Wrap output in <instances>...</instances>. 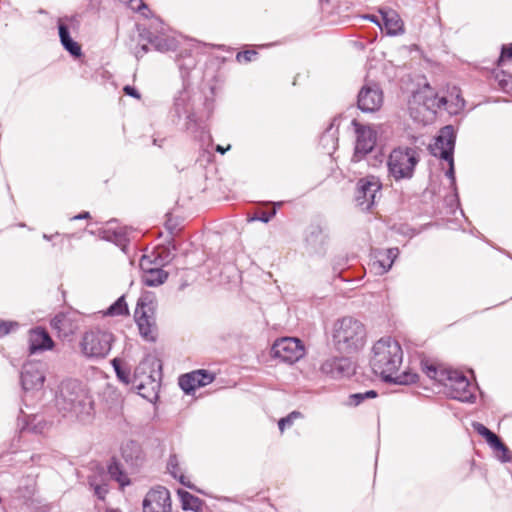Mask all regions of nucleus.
I'll list each match as a JSON object with an SVG mask.
<instances>
[{
  "label": "nucleus",
  "mask_w": 512,
  "mask_h": 512,
  "mask_svg": "<svg viewBox=\"0 0 512 512\" xmlns=\"http://www.w3.org/2000/svg\"><path fill=\"white\" fill-rule=\"evenodd\" d=\"M403 362V350L399 342L381 338L372 347L370 366L386 383L409 385L416 383L418 375L411 371L398 373Z\"/></svg>",
  "instance_id": "f257e3e1"
},
{
  "label": "nucleus",
  "mask_w": 512,
  "mask_h": 512,
  "mask_svg": "<svg viewBox=\"0 0 512 512\" xmlns=\"http://www.w3.org/2000/svg\"><path fill=\"white\" fill-rule=\"evenodd\" d=\"M331 341L339 354H357L366 345V327L360 320L352 316H344L333 323Z\"/></svg>",
  "instance_id": "f03ea898"
},
{
  "label": "nucleus",
  "mask_w": 512,
  "mask_h": 512,
  "mask_svg": "<svg viewBox=\"0 0 512 512\" xmlns=\"http://www.w3.org/2000/svg\"><path fill=\"white\" fill-rule=\"evenodd\" d=\"M92 400L81 383L74 379H68L61 383L56 396V406L64 414L70 413L76 417L90 414Z\"/></svg>",
  "instance_id": "7ed1b4c3"
},
{
  "label": "nucleus",
  "mask_w": 512,
  "mask_h": 512,
  "mask_svg": "<svg viewBox=\"0 0 512 512\" xmlns=\"http://www.w3.org/2000/svg\"><path fill=\"white\" fill-rule=\"evenodd\" d=\"M156 309L155 293L151 291L142 292L136 304L134 318L141 337L148 342H155L158 335Z\"/></svg>",
  "instance_id": "20e7f679"
},
{
  "label": "nucleus",
  "mask_w": 512,
  "mask_h": 512,
  "mask_svg": "<svg viewBox=\"0 0 512 512\" xmlns=\"http://www.w3.org/2000/svg\"><path fill=\"white\" fill-rule=\"evenodd\" d=\"M420 161L419 150L415 147L399 146L394 148L388 158L389 175L395 181L409 180L414 176L415 168Z\"/></svg>",
  "instance_id": "39448f33"
},
{
  "label": "nucleus",
  "mask_w": 512,
  "mask_h": 512,
  "mask_svg": "<svg viewBox=\"0 0 512 512\" xmlns=\"http://www.w3.org/2000/svg\"><path fill=\"white\" fill-rule=\"evenodd\" d=\"M113 342L114 335L110 331L94 328L83 334L80 349L88 359H104L109 354Z\"/></svg>",
  "instance_id": "423d86ee"
},
{
  "label": "nucleus",
  "mask_w": 512,
  "mask_h": 512,
  "mask_svg": "<svg viewBox=\"0 0 512 512\" xmlns=\"http://www.w3.org/2000/svg\"><path fill=\"white\" fill-rule=\"evenodd\" d=\"M111 364L120 382H122L124 385H132V388L136 389L140 396L146 399H150V394L146 393L147 383L141 378V375L145 376V379L149 384H154L155 380L151 375H145L141 366L136 367L134 373L131 374V368L124 360L120 358H114L111 361Z\"/></svg>",
  "instance_id": "0eeeda50"
},
{
  "label": "nucleus",
  "mask_w": 512,
  "mask_h": 512,
  "mask_svg": "<svg viewBox=\"0 0 512 512\" xmlns=\"http://www.w3.org/2000/svg\"><path fill=\"white\" fill-rule=\"evenodd\" d=\"M382 183L373 175L360 178L356 184L355 202L362 211H370L381 196Z\"/></svg>",
  "instance_id": "6e6552de"
},
{
  "label": "nucleus",
  "mask_w": 512,
  "mask_h": 512,
  "mask_svg": "<svg viewBox=\"0 0 512 512\" xmlns=\"http://www.w3.org/2000/svg\"><path fill=\"white\" fill-rule=\"evenodd\" d=\"M443 375H448L447 378H445L443 385L449 389V395L451 398L466 403L475 402V388L463 373L456 370H450L449 373H442V376Z\"/></svg>",
  "instance_id": "1a4fd4ad"
},
{
  "label": "nucleus",
  "mask_w": 512,
  "mask_h": 512,
  "mask_svg": "<svg viewBox=\"0 0 512 512\" xmlns=\"http://www.w3.org/2000/svg\"><path fill=\"white\" fill-rule=\"evenodd\" d=\"M305 354L304 345L297 338L283 337L275 341L271 348V355L282 362L294 363Z\"/></svg>",
  "instance_id": "9d476101"
},
{
  "label": "nucleus",
  "mask_w": 512,
  "mask_h": 512,
  "mask_svg": "<svg viewBox=\"0 0 512 512\" xmlns=\"http://www.w3.org/2000/svg\"><path fill=\"white\" fill-rule=\"evenodd\" d=\"M352 125L355 127L357 136L352 161L359 162L374 149L377 133L371 127L358 123L356 119L352 120Z\"/></svg>",
  "instance_id": "9b49d317"
},
{
  "label": "nucleus",
  "mask_w": 512,
  "mask_h": 512,
  "mask_svg": "<svg viewBox=\"0 0 512 512\" xmlns=\"http://www.w3.org/2000/svg\"><path fill=\"white\" fill-rule=\"evenodd\" d=\"M320 371L331 379L348 378L355 373V363L351 358L342 354L341 356H332L323 361Z\"/></svg>",
  "instance_id": "f8f14e48"
},
{
  "label": "nucleus",
  "mask_w": 512,
  "mask_h": 512,
  "mask_svg": "<svg viewBox=\"0 0 512 512\" xmlns=\"http://www.w3.org/2000/svg\"><path fill=\"white\" fill-rule=\"evenodd\" d=\"M382 104L383 92L377 84H365L360 89L357 96V105L362 112L371 113L378 111Z\"/></svg>",
  "instance_id": "ddd939ff"
},
{
  "label": "nucleus",
  "mask_w": 512,
  "mask_h": 512,
  "mask_svg": "<svg viewBox=\"0 0 512 512\" xmlns=\"http://www.w3.org/2000/svg\"><path fill=\"white\" fill-rule=\"evenodd\" d=\"M143 512H171L169 490L163 486L151 489L143 500Z\"/></svg>",
  "instance_id": "4468645a"
},
{
  "label": "nucleus",
  "mask_w": 512,
  "mask_h": 512,
  "mask_svg": "<svg viewBox=\"0 0 512 512\" xmlns=\"http://www.w3.org/2000/svg\"><path fill=\"white\" fill-rule=\"evenodd\" d=\"M21 385L24 391L39 390L45 381L44 366L39 362H28L21 371Z\"/></svg>",
  "instance_id": "2eb2a0df"
},
{
  "label": "nucleus",
  "mask_w": 512,
  "mask_h": 512,
  "mask_svg": "<svg viewBox=\"0 0 512 512\" xmlns=\"http://www.w3.org/2000/svg\"><path fill=\"white\" fill-rule=\"evenodd\" d=\"M456 134L452 125L440 129L435 143L431 145V153L441 159L451 158L454 153Z\"/></svg>",
  "instance_id": "dca6fc26"
},
{
  "label": "nucleus",
  "mask_w": 512,
  "mask_h": 512,
  "mask_svg": "<svg viewBox=\"0 0 512 512\" xmlns=\"http://www.w3.org/2000/svg\"><path fill=\"white\" fill-rule=\"evenodd\" d=\"M473 429L482 437L485 438L489 446L496 453V458L502 462L507 463L512 461V454L509 448L502 442L499 436L489 430L485 425L479 422L472 424Z\"/></svg>",
  "instance_id": "f3484780"
},
{
  "label": "nucleus",
  "mask_w": 512,
  "mask_h": 512,
  "mask_svg": "<svg viewBox=\"0 0 512 512\" xmlns=\"http://www.w3.org/2000/svg\"><path fill=\"white\" fill-rule=\"evenodd\" d=\"M191 94L189 89L184 86L173 98V105L170 110V116L173 122H178L183 115H186L188 120L187 129L190 128V123H196V116L190 111Z\"/></svg>",
  "instance_id": "a211bd4d"
},
{
  "label": "nucleus",
  "mask_w": 512,
  "mask_h": 512,
  "mask_svg": "<svg viewBox=\"0 0 512 512\" xmlns=\"http://www.w3.org/2000/svg\"><path fill=\"white\" fill-rule=\"evenodd\" d=\"M214 375L204 369L196 370L179 377V386L186 394H192L197 388L212 383Z\"/></svg>",
  "instance_id": "6ab92c4d"
},
{
  "label": "nucleus",
  "mask_w": 512,
  "mask_h": 512,
  "mask_svg": "<svg viewBox=\"0 0 512 512\" xmlns=\"http://www.w3.org/2000/svg\"><path fill=\"white\" fill-rule=\"evenodd\" d=\"M328 240V233L319 224H312L306 230L305 247L309 253H322Z\"/></svg>",
  "instance_id": "aec40b11"
},
{
  "label": "nucleus",
  "mask_w": 512,
  "mask_h": 512,
  "mask_svg": "<svg viewBox=\"0 0 512 512\" xmlns=\"http://www.w3.org/2000/svg\"><path fill=\"white\" fill-rule=\"evenodd\" d=\"M411 102L421 105L425 110L436 113L438 109L447 104V99L445 97H439L427 86L414 93Z\"/></svg>",
  "instance_id": "412c9836"
},
{
  "label": "nucleus",
  "mask_w": 512,
  "mask_h": 512,
  "mask_svg": "<svg viewBox=\"0 0 512 512\" xmlns=\"http://www.w3.org/2000/svg\"><path fill=\"white\" fill-rule=\"evenodd\" d=\"M51 328L59 337H69L78 329L77 321L70 313H58L50 321Z\"/></svg>",
  "instance_id": "4be33fe9"
},
{
  "label": "nucleus",
  "mask_w": 512,
  "mask_h": 512,
  "mask_svg": "<svg viewBox=\"0 0 512 512\" xmlns=\"http://www.w3.org/2000/svg\"><path fill=\"white\" fill-rule=\"evenodd\" d=\"M28 341L30 354L50 350L54 346V342L49 333L41 327H37L30 331Z\"/></svg>",
  "instance_id": "5701e85b"
},
{
  "label": "nucleus",
  "mask_w": 512,
  "mask_h": 512,
  "mask_svg": "<svg viewBox=\"0 0 512 512\" xmlns=\"http://www.w3.org/2000/svg\"><path fill=\"white\" fill-rule=\"evenodd\" d=\"M380 14L382 18L381 31L390 36H396L404 33V23L395 10H380Z\"/></svg>",
  "instance_id": "b1692460"
},
{
  "label": "nucleus",
  "mask_w": 512,
  "mask_h": 512,
  "mask_svg": "<svg viewBox=\"0 0 512 512\" xmlns=\"http://www.w3.org/2000/svg\"><path fill=\"white\" fill-rule=\"evenodd\" d=\"M121 455L126 464L132 468L139 467L144 462L141 446L133 440L127 441L122 445Z\"/></svg>",
  "instance_id": "393cba45"
},
{
  "label": "nucleus",
  "mask_w": 512,
  "mask_h": 512,
  "mask_svg": "<svg viewBox=\"0 0 512 512\" xmlns=\"http://www.w3.org/2000/svg\"><path fill=\"white\" fill-rule=\"evenodd\" d=\"M146 261L147 257L143 256L140 262L143 269L142 283L148 287H156L163 284L168 278V273L162 268H145Z\"/></svg>",
  "instance_id": "a878e982"
},
{
  "label": "nucleus",
  "mask_w": 512,
  "mask_h": 512,
  "mask_svg": "<svg viewBox=\"0 0 512 512\" xmlns=\"http://www.w3.org/2000/svg\"><path fill=\"white\" fill-rule=\"evenodd\" d=\"M373 255L375 259L374 265H378L380 269L379 273L383 274L391 269L395 259L399 255V249L396 247L388 249H376L373 252Z\"/></svg>",
  "instance_id": "bb28decb"
},
{
  "label": "nucleus",
  "mask_w": 512,
  "mask_h": 512,
  "mask_svg": "<svg viewBox=\"0 0 512 512\" xmlns=\"http://www.w3.org/2000/svg\"><path fill=\"white\" fill-rule=\"evenodd\" d=\"M59 38L62 46L73 57L77 58L82 55L81 46L70 36L69 28L61 20L58 22Z\"/></svg>",
  "instance_id": "cd10ccee"
},
{
  "label": "nucleus",
  "mask_w": 512,
  "mask_h": 512,
  "mask_svg": "<svg viewBox=\"0 0 512 512\" xmlns=\"http://www.w3.org/2000/svg\"><path fill=\"white\" fill-rule=\"evenodd\" d=\"M420 367L423 373L426 374L427 377L430 379L436 380L439 383L443 384L445 382V378H447L448 375H443L442 373H449L450 370L448 369H439L438 366L430 359L428 358H422L420 360Z\"/></svg>",
  "instance_id": "c85d7f7f"
},
{
  "label": "nucleus",
  "mask_w": 512,
  "mask_h": 512,
  "mask_svg": "<svg viewBox=\"0 0 512 512\" xmlns=\"http://www.w3.org/2000/svg\"><path fill=\"white\" fill-rule=\"evenodd\" d=\"M177 494L181 502V507L184 511L200 512L202 510L204 501L199 497L183 489H178Z\"/></svg>",
  "instance_id": "c756f323"
},
{
  "label": "nucleus",
  "mask_w": 512,
  "mask_h": 512,
  "mask_svg": "<svg viewBox=\"0 0 512 512\" xmlns=\"http://www.w3.org/2000/svg\"><path fill=\"white\" fill-rule=\"evenodd\" d=\"M108 473L110 477L117 481L121 487H125L130 485V479L123 470L121 464L116 458H112L108 467H107Z\"/></svg>",
  "instance_id": "7c9ffc66"
},
{
  "label": "nucleus",
  "mask_w": 512,
  "mask_h": 512,
  "mask_svg": "<svg viewBox=\"0 0 512 512\" xmlns=\"http://www.w3.org/2000/svg\"><path fill=\"white\" fill-rule=\"evenodd\" d=\"M159 52L174 51L177 49V41L174 38L156 35L151 44Z\"/></svg>",
  "instance_id": "2f4dec72"
},
{
  "label": "nucleus",
  "mask_w": 512,
  "mask_h": 512,
  "mask_svg": "<svg viewBox=\"0 0 512 512\" xmlns=\"http://www.w3.org/2000/svg\"><path fill=\"white\" fill-rule=\"evenodd\" d=\"M108 316H126L129 315V308L126 303L125 295L120 296L105 312Z\"/></svg>",
  "instance_id": "473e14b6"
},
{
  "label": "nucleus",
  "mask_w": 512,
  "mask_h": 512,
  "mask_svg": "<svg viewBox=\"0 0 512 512\" xmlns=\"http://www.w3.org/2000/svg\"><path fill=\"white\" fill-rule=\"evenodd\" d=\"M377 392L375 390H368L365 392H359L351 394L348 398V405L350 406H358L366 399H373L377 397Z\"/></svg>",
  "instance_id": "72a5a7b5"
},
{
  "label": "nucleus",
  "mask_w": 512,
  "mask_h": 512,
  "mask_svg": "<svg viewBox=\"0 0 512 512\" xmlns=\"http://www.w3.org/2000/svg\"><path fill=\"white\" fill-rule=\"evenodd\" d=\"M88 483H89L90 487L93 488L94 494L97 496V498L100 500H104L106 497V494L108 493L107 484L98 483L96 476H89Z\"/></svg>",
  "instance_id": "f704fd0d"
},
{
  "label": "nucleus",
  "mask_w": 512,
  "mask_h": 512,
  "mask_svg": "<svg viewBox=\"0 0 512 512\" xmlns=\"http://www.w3.org/2000/svg\"><path fill=\"white\" fill-rule=\"evenodd\" d=\"M45 426L46 423L43 422L41 418H39L37 415H32L29 417V420L27 421L24 429L33 433H42Z\"/></svg>",
  "instance_id": "c9c22d12"
},
{
  "label": "nucleus",
  "mask_w": 512,
  "mask_h": 512,
  "mask_svg": "<svg viewBox=\"0 0 512 512\" xmlns=\"http://www.w3.org/2000/svg\"><path fill=\"white\" fill-rule=\"evenodd\" d=\"M103 238L108 241H113L118 245H121L126 241V233L122 229L114 231L104 230Z\"/></svg>",
  "instance_id": "e433bc0d"
},
{
  "label": "nucleus",
  "mask_w": 512,
  "mask_h": 512,
  "mask_svg": "<svg viewBox=\"0 0 512 512\" xmlns=\"http://www.w3.org/2000/svg\"><path fill=\"white\" fill-rule=\"evenodd\" d=\"M19 327V323L16 321H6L0 319V338L16 330Z\"/></svg>",
  "instance_id": "4c0bfd02"
},
{
  "label": "nucleus",
  "mask_w": 512,
  "mask_h": 512,
  "mask_svg": "<svg viewBox=\"0 0 512 512\" xmlns=\"http://www.w3.org/2000/svg\"><path fill=\"white\" fill-rule=\"evenodd\" d=\"M448 162L449 168L446 171L445 175L451 180V187L453 188L455 192V196L457 197V187H456V179H455V169H454V158L453 156L451 158L444 159Z\"/></svg>",
  "instance_id": "58836bf2"
},
{
  "label": "nucleus",
  "mask_w": 512,
  "mask_h": 512,
  "mask_svg": "<svg viewBox=\"0 0 512 512\" xmlns=\"http://www.w3.org/2000/svg\"><path fill=\"white\" fill-rule=\"evenodd\" d=\"M167 469L174 478H177L180 474L179 461L175 454L170 455L167 462Z\"/></svg>",
  "instance_id": "ea45409f"
},
{
  "label": "nucleus",
  "mask_w": 512,
  "mask_h": 512,
  "mask_svg": "<svg viewBox=\"0 0 512 512\" xmlns=\"http://www.w3.org/2000/svg\"><path fill=\"white\" fill-rule=\"evenodd\" d=\"M300 415V412L293 411L288 416L281 418L278 421L280 431L283 432L285 428L290 427L293 424L294 419L298 418Z\"/></svg>",
  "instance_id": "a19ab883"
},
{
  "label": "nucleus",
  "mask_w": 512,
  "mask_h": 512,
  "mask_svg": "<svg viewBox=\"0 0 512 512\" xmlns=\"http://www.w3.org/2000/svg\"><path fill=\"white\" fill-rule=\"evenodd\" d=\"M257 52L255 50H245V51H241V52H238L237 55H236V60L238 62H245V63H248V62H251L252 60L255 59V57L257 56Z\"/></svg>",
  "instance_id": "79ce46f5"
},
{
  "label": "nucleus",
  "mask_w": 512,
  "mask_h": 512,
  "mask_svg": "<svg viewBox=\"0 0 512 512\" xmlns=\"http://www.w3.org/2000/svg\"><path fill=\"white\" fill-rule=\"evenodd\" d=\"M276 215V209L273 208L270 211H261L252 220H258L263 223H268Z\"/></svg>",
  "instance_id": "37998d69"
},
{
  "label": "nucleus",
  "mask_w": 512,
  "mask_h": 512,
  "mask_svg": "<svg viewBox=\"0 0 512 512\" xmlns=\"http://www.w3.org/2000/svg\"><path fill=\"white\" fill-rule=\"evenodd\" d=\"M165 228L168 230L170 235H174L180 230L178 223L170 216L165 222Z\"/></svg>",
  "instance_id": "c03bdc74"
},
{
  "label": "nucleus",
  "mask_w": 512,
  "mask_h": 512,
  "mask_svg": "<svg viewBox=\"0 0 512 512\" xmlns=\"http://www.w3.org/2000/svg\"><path fill=\"white\" fill-rule=\"evenodd\" d=\"M139 37L141 41H145L149 44H152V41L156 37V34H154L148 29H144L142 32H140Z\"/></svg>",
  "instance_id": "a18cd8bd"
},
{
  "label": "nucleus",
  "mask_w": 512,
  "mask_h": 512,
  "mask_svg": "<svg viewBox=\"0 0 512 512\" xmlns=\"http://www.w3.org/2000/svg\"><path fill=\"white\" fill-rule=\"evenodd\" d=\"M123 91H124V93H125L126 95L131 96V97H133V98H135V99H140V98H141L140 93H139V92H138V90H137L135 87H133V86L126 85V86H124Z\"/></svg>",
  "instance_id": "49530a36"
},
{
  "label": "nucleus",
  "mask_w": 512,
  "mask_h": 512,
  "mask_svg": "<svg viewBox=\"0 0 512 512\" xmlns=\"http://www.w3.org/2000/svg\"><path fill=\"white\" fill-rule=\"evenodd\" d=\"M504 59L512 60V44L509 47H502L499 62L503 61Z\"/></svg>",
  "instance_id": "de8ad7c7"
},
{
  "label": "nucleus",
  "mask_w": 512,
  "mask_h": 512,
  "mask_svg": "<svg viewBox=\"0 0 512 512\" xmlns=\"http://www.w3.org/2000/svg\"><path fill=\"white\" fill-rule=\"evenodd\" d=\"M149 51V47L146 43L139 45L135 50V56L137 59L143 57Z\"/></svg>",
  "instance_id": "09e8293b"
},
{
  "label": "nucleus",
  "mask_w": 512,
  "mask_h": 512,
  "mask_svg": "<svg viewBox=\"0 0 512 512\" xmlns=\"http://www.w3.org/2000/svg\"><path fill=\"white\" fill-rule=\"evenodd\" d=\"M176 479H178V480H179V482H180L182 485L186 486L187 488H189V489H193V490H196V491H197V489L195 488V486H194V485H193L189 480H187V479H186V477H185L183 474H181V473H180ZM198 492H201V491H200V490H198Z\"/></svg>",
  "instance_id": "8fccbe9b"
},
{
  "label": "nucleus",
  "mask_w": 512,
  "mask_h": 512,
  "mask_svg": "<svg viewBox=\"0 0 512 512\" xmlns=\"http://www.w3.org/2000/svg\"><path fill=\"white\" fill-rule=\"evenodd\" d=\"M512 81V77H510V80H500V86L504 91H509L512 89V86L510 85V82Z\"/></svg>",
  "instance_id": "3c124183"
},
{
  "label": "nucleus",
  "mask_w": 512,
  "mask_h": 512,
  "mask_svg": "<svg viewBox=\"0 0 512 512\" xmlns=\"http://www.w3.org/2000/svg\"><path fill=\"white\" fill-rule=\"evenodd\" d=\"M162 261H170L172 257H170V251L168 248H163V254L160 255Z\"/></svg>",
  "instance_id": "603ef678"
},
{
  "label": "nucleus",
  "mask_w": 512,
  "mask_h": 512,
  "mask_svg": "<svg viewBox=\"0 0 512 512\" xmlns=\"http://www.w3.org/2000/svg\"><path fill=\"white\" fill-rule=\"evenodd\" d=\"M367 18H368L371 22H373V23L377 24V25L381 28V26H382V18H381V19H379V17L374 16V15L367 16Z\"/></svg>",
  "instance_id": "864d4df0"
},
{
  "label": "nucleus",
  "mask_w": 512,
  "mask_h": 512,
  "mask_svg": "<svg viewBox=\"0 0 512 512\" xmlns=\"http://www.w3.org/2000/svg\"><path fill=\"white\" fill-rule=\"evenodd\" d=\"M90 218L89 212H82L74 217H72V220H80V219H88Z\"/></svg>",
  "instance_id": "5fc2aeb1"
},
{
  "label": "nucleus",
  "mask_w": 512,
  "mask_h": 512,
  "mask_svg": "<svg viewBox=\"0 0 512 512\" xmlns=\"http://www.w3.org/2000/svg\"><path fill=\"white\" fill-rule=\"evenodd\" d=\"M231 148L230 145H228L226 148H224L223 146L221 145H217L215 150L220 153V154H224L226 151H228L229 149Z\"/></svg>",
  "instance_id": "6e6d98bb"
},
{
  "label": "nucleus",
  "mask_w": 512,
  "mask_h": 512,
  "mask_svg": "<svg viewBox=\"0 0 512 512\" xmlns=\"http://www.w3.org/2000/svg\"><path fill=\"white\" fill-rule=\"evenodd\" d=\"M330 130H331V127H330L329 129H327V130L323 133V135H322V137H321V141H325V140H326V139H328V138H332V135L330 134Z\"/></svg>",
  "instance_id": "4d7b16f0"
},
{
  "label": "nucleus",
  "mask_w": 512,
  "mask_h": 512,
  "mask_svg": "<svg viewBox=\"0 0 512 512\" xmlns=\"http://www.w3.org/2000/svg\"><path fill=\"white\" fill-rule=\"evenodd\" d=\"M56 236H59V233H56L53 235H48V234L44 233L42 237H43V239H45L47 241H51Z\"/></svg>",
  "instance_id": "13d9d810"
},
{
  "label": "nucleus",
  "mask_w": 512,
  "mask_h": 512,
  "mask_svg": "<svg viewBox=\"0 0 512 512\" xmlns=\"http://www.w3.org/2000/svg\"><path fill=\"white\" fill-rule=\"evenodd\" d=\"M135 0H129V2L132 4ZM140 2V5L137 7V10H140L141 8H146V5L142 2V0H138Z\"/></svg>",
  "instance_id": "bf43d9fd"
},
{
  "label": "nucleus",
  "mask_w": 512,
  "mask_h": 512,
  "mask_svg": "<svg viewBox=\"0 0 512 512\" xmlns=\"http://www.w3.org/2000/svg\"><path fill=\"white\" fill-rule=\"evenodd\" d=\"M169 244H172V249L173 250H176V246L175 244L173 243V239L171 238V240L169 241Z\"/></svg>",
  "instance_id": "052dcab7"
},
{
  "label": "nucleus",
  "mask_w": 512,
  "mask_h": 512,
  "mask_svg": "<svg viewBox=\"0 0 512 512\" xmlns=\"http://www.w3.org/2000/svg\"><path fill=\"white\" fill-rule=\"evenodd\" d=\"M107 512H121V511L118 509H108Z\"/></svg>",
  "instance_id": "680f3d73"
}]
</instances>
